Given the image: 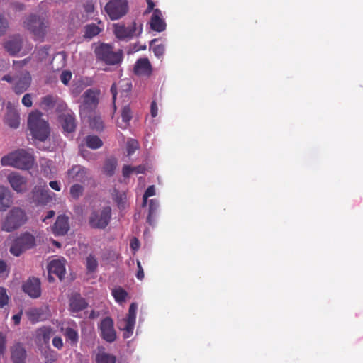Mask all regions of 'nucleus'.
<instances>
[{
	"instance_id": "obj_1",
	"label": "nucleus",
	"mask_w": 363,
	"mask_h": 363,
	"mask_svg": "<svg viewBox=\"0 0 363 363\" xmlns=\"http://www.w3.org/2000/svg\"><path fill=\"white\" fill-rule=\"evenodd\" d=\"M2 166H9L16 169L28 170L35 164V158L32 153L20 149L4 155L1 159Z\"/></svg>"
},
{
	"instance_id": "obj_2",
	"label": "nucleus",
	"mask_w": 363,
	"mask_h": 363,
	"mask_svg": "<svg viewBox=\"0 0 363 363\" xmlns=\"http://www.w3.org/2000/svg\"><path fill=\"white\" fill-rule=\"evenodd\" d=\"M28 126L33 138L40 141H45L50 135L49 125L42 118V113L33 111L28 116Z\"/></svg>"
},
{
	"instance_id": "obj_3",
	"label": "nucleus",
	"mask_w": 363,
	"mask_h": 363,
	"mask_svg": "<svg viewBox=\"0 0 363 363\" xmlns=\"http://www.w3.org/2000/svg\"><path fill=\"white\" fill-rule=\"evenodd\" d=\"M23 23L35 40H43L49 26L48 21L44 16L30 14L26 17Z\"/></svg>"
},
{
	"instance_id": "obj_4",
	"label": "nucleus",
	"mask_w": 363,
	"mask_h": 363,
	"mask_svg": "<svg viewBox=\"0 0 363 363\" xmlns=\"http://www.w3.org/2000/svg\"><path fill=\"white\" fill-rule=\"evenodd\" d=\"M97 60L104 62L108 65H116L121 63L123 58V51L113 50V47L107 43H101L94 49Z\"/></svg>"
},
{
	"instance_id": "obj_5",
	"label": "nucleus",
	"mask_w": 363,
	"mask_h": 363,
	"mask_svg": "<svg viewBox=\"0 0 363 363\" xmlns=\"http://www.w3.org/2000/svg\"><path fill=\"white\" fill-rule=\"evenodd\" d=\"M27 221L26 212L19 207L12 208L1 222V229L6 232H13Z\"/></svg>"
},
{
	"instance_id": "obj_6",
	"label": "nucleus",
	"mask_w": 363,
	"mask_h": 363,
	"mask_svg": "<svg viewBox=\"0 0 363 363\" xmlns=\"http://www.w3.org/2000/svg\"><path fill=\"white\" fill-rule=\"evenodd\" d=\"M35 246V237L30 233L26 232L21 234L13 240L9 251L14 256L18 257L25 251L32 249Z\"/></svg>"
},
{
	"instance_id": "obj_7",
	"label": "nucleus",
	"mask_w": 363,
	"mask_h": 363,
	"mask_svg": "<svg viewBox=\"0 0 363 363\" xmlns=\"http://www.w3.org/2000/svg\"><path fill=\"white\" fill-rule=\"evenodd\" d=\"M128 11V0H109L104 6V11L111 21L122 18Z\"/></svg>"
},
{
	"instance_id": "obj_8",
	"label": "nucleus",
	"mask_w": 363,
	"mask_h": 363,
	"mask_svg": "<svg viewBox=\"0 0 363 363\" xmlns=\"http://www.w3.org/2000/svg\"><path fill=\"white\" fill-rule=\"evenodd\" d=\"M113 27L114 35L121 40H130L133 37L139 35L143 30L142 25L138 27L135 21H133L128 26L123 23H116Z\"/></svg>"
},
{
	"instance_id": "obj_9",
	"label": "nucleus",
	"mask_w": 363,
	"mask_h": 363,
	"mask_svg": "<svg viewBox=\"0 0 363 363\" xmlns=\"http://www.w3.org/2000/svg\"><path fill=\"white\" fill-rule=\"evenodd\" d=\"M57 111H65V113L59 116V121L64 132L67 133L74 132L77 127V121L74 113L72 111L68 109L67 104L65 103H62L59 105Z\"/></svg>"
},
{
	"instance_id": "obj_10",
	"label": "nucleus",
	"mask_w": 363,
	"mask_h": 363,
	"mask_svg": "<svg viewBox=\"0 0 363 363\" xmlns=\"http://www.w3.org/2000/svg\"><path fill=\"white\" fill-rule=\"evenodd\" d=\"M111 217V208L105 206L101 211L91 213L89 223L91 228L104 229L109 223Z\"/></svg>"
},
{
	"instance_id": "obj_11",
	"label": "nucleus",
	"mask_w": 363,
	"mask_h": 363,
	"mask_svg": "<svg viewBox=\"0 0 363 363\" xmlns=\"http://www.w3.org/2000/svg\"><path fill=\"white\" fill-rule=\"evenodd\" d=\"M98 95L99 92L91 89H89L84 92L82 95L83 103L80 106V114L91 111L97 106L99 103Z\"/></svg>"
},
{
	"instance_id": "obj_12",
	"label": "nucleus",
	"mask_w": 363,
	"mask_h": 363,
	"mask_svg": "<svg viewBox=\"0 0 363 363\" xmlns=\"http://www.w3.org/2000/svg\"><path fill=\"white\" fill-rule=\"evenodd\" d=\"M101 337L108 342H113L116 339V333L111 318L106 317L100 323Z\"/></svg>"
},
{
	"instance_id": "obj_13",
	"label": "nucleus",
	"mask_w": 363,
	"mask_h": 363,
	"mask_svg": "<svg viewBox=\"0 0 363 363\" xmlns=\"http://www.w3.org/2000/svg\"><path fill=\"white\" fill-rule=\"evenodd\" d=\"M89 176L88 169L79 164L73 165L67 172V179L70 182H78L84 183L89 179Z\"/></svg>"
},
{
	"instance_id": "obj_14",
	"label": "nucleus",
	"mask_w": 363,
	"mask_h": 363,
	"mask_svg": "<svg viewBox=\"0 0 363 363\" xmlns=\"http://www.w3.org/2000/svg\"><path fill=\"white\" fill-rule=\"evenodd\" d=\"M23 291L32 298L41 295V283L38 278L29 277L22 286Z\"/></svg>"
},
{
	"instance_id": "obj_15",
	"label": "nucleus",
	"mask_w": 363,
	"mask_h": 363,
	"mask_svg": "<svg viewBox=\"0 0 363 363\" xmlns=\"http://www.w3.org/2000/svg\"><path fill=\"white\" fill-rule=\"evenodd\" d=\"M137 309L138 305L135 303H132L129 307L127 317L124 319L125 325L122 328V330H124V338H128L133 334L135 323Z\"/></svg>"
},
{
	"instance_id": "obj_16",
	"label": "nucleus",
	"mask_w": 363,
	"mask_h": 363,
	"mask_svg": "<svg viewBox=\"0 0 363 363\" xmlns=\"http://www.w3.org/2000/svg\"><path fill=\"white\" fill-rule=\"evenodd\" d=\"M31 76L28 72L21 74L20 76L14 79L13 90L17 94H21L25 92L30 86Z\"/></svg>"
},
{
	"instance_id": "obj_17",
	"label": "nucleus",
	"mask_w": 363,
	"mask_h": 363,
	"mask_svg": "<svg viewBox=\"0 0 363 363\" xmlns=\"http://www.w3.org/2000/svg\"><path fill=\"white\" fill-rule=\"evenodd\" d=\"M7 180L12 189L17 192H23L26 189V179L18 172H11L7 176Z\"/></svg>"
},
{
	"instance_id": "obj_18",
	"label": "nucleus",
	"mask_w": 363,
	"mask_h": 363,
	"mask_svg": "<svg viewBox=\"0 0 363 363\" xmlns=\"http://www.w3.org/2000/svg\"><path fill=\"white\" fill-rule=\"evenodd\" d=\"M52 230L57 236L66 235L69 230V217L64 214L58 216Z\"/></svg>"
},
{
	"instance_id": "obj_19",
	"label": "nucleus",
	"mask_w": 363,
	"mask_h": 363,
	"mask_svg": "<svg viewBox=\"0 0 363 363\" xmlns=\"http://www.w3.org/2000/svg\"><path fill=\"white\" fill-rule=\"evenodd\" d=\"M23 43V38L17 35L6 40L4 43V48L10 55L15 56L21 51Z\"/></svg>"
},
{
	"instance_id": "obj_20",
	"label": "nucleus",
	"mask_w": 363,
	"mask_h": 363,
	"mask_svg": "<svg viewBox=\"0 0 363 363\" xmlns=\"http://www.w3.org/2000/svg\"><path fill=\"white\" fill-rule=\"evenodd\" d=\"M134 73L138 76L149 77L152 74V67L147 57L138 59L133 69Z\"/></svg>"
},
{
	"instance_id": "obj_21",
	"label": "nucleus",
	"mask_w": 363,
	"mask_h": 363,
	"mask_svg": "<svg viewBox=\"0 0 363 363\" xmlns=\"http://www.w3.org/2000/svg\"><path fill=\"white\" fill-rule=\"evenodd\" d=\"M48 270L50 281L53 280L51 274H55L60 280H62L65 273V264L61 260L54 259L49 263L48 266Z\"/></svg>"
},
{
	"instance_id": "obj_22",
	"label": "nucleus",
	"mask_w": 363,
	"mask_h": 363,
	"mask_svg": "<svg viewBox=\"0 0 363 363\" xmlns=\"http://www.w3.org/2000/svg\"><path fill=\"white\" fill-rule=\"evenodd\" d=\"M49 192L47 187L35 186L32 191L33 199L38 204L45 205L51 200Z\"/></svg>"
},
{
	"instance_id": "obj_23",
	"label": "nucleus",
	"mask_w": 363,
	"mask_h": 363,
	"mask_svg": "<svg viewBox=\"0 0 363 363\" xmlns=\"http://www.w3.org/2000/svg\"><path fill=\"white\" fill-rule=\"evenodd\" d=\"M26 314L32 323L43 321L48 317L45 309L43 308H33L26 311Z\"/></svg>"
},
{
	"instance_id": "obj_24",
	"label": "nucleus",
	"mask_w": 363,
	"mask_h": 363,
	"mask_svg": "<svg viewBox=\"0 0 363 363\" xmlns=\"http://www.w3.org/2000/svg\"><path fill=\"white\" fill-rule=\"evenodd\" d=\"M12 203V194L9 189L3 186H0V211H5Z\"/></svg>"
},
{
	"instance_id": "obj_25",
	"label": "nucleus",
	"mask_w": 363,
	"mask_h": 363,
	"mask_svg": "<svg viewBox=\"0 0 363 363\" xmlns=\"http://www.w3.org/2000/svg\"><path fill=\"white\" fill-rule=\"evenodd\" d=\"M150 27L153 30L162 32L164 30L166 24L161 18V12L158 9L154 10L150 20Z\"/></svg>"
},
{
	"instance_id": "obj_26",
	"label": "nucleus",
	"mask_w": 363,
	"mask_h": 363,
	"mask_svg": "<svg viewBox=\"0 0 363 363\" xmlns=\"http://www.w3.org/2000/svg\"><path fill=\"white\" fill-rule=\"evenodd\" d=\"M88 306L86 300L79 294H75L70 298L69 307L72 312H79L85 309Z\"/></svg>"
},
{
	"instance_id": "obj_27",
	"label": "nucleus",
	"mask_w": 363,
	"mask_h": 363,
	"mask_svg": "<svg viewBox=\"0 0 363 363\" xmlns=\"http://www.w3.org/2000/svg\"><path fill=\"white\" fill-rule=\"evenodd\" d=\"M26 352L20 345H16L11 350V359L13 363H26Z\"/></svg>"
},
{
	"instance_id": "obj_28",
	"label": "nucleus",
	"mask_w": 363,
	"mask_h": 363,
	"mask_svg": "<svg viewBox=\"0 0 363 363\" xmlns=\"http://www.w3.org/2000/svg\"><path fill=\"white\" fill-rule=\"evenodd\" d=\"M54 330L51 327L43 326L36 331V338L44 344H48Z\"/></svg>"
},
{
	"instance_id": "obj_29",
	"label": "nucleus",
	"mask_w": 363,
	"mask_h": 363,
	"mask_svg": "<svg viewBox=\"0 0 363 363\" xmlns=\"http://www.w3.org/2000/svg\"><path fill=\"white\" fill-rule=\"evenodd\" d=\"M99 24H101L103 26L101 21H99ZM103 29V26L100 27L95 23L87 24L84 26V38L86 39H91L99 35Z\"/></svg>"
},
{
	"instance_id": "obj_30",
	"label": "nucleus",
	"mask_w": 363,
	"mask_h": 363,
	"mask_svg": "<svg viewBox=\"0 0 363 363\" xmlns=\"http://www.w3.org/2000/svg\"><path fill=\"white\" fill-rule=\"evenodd\" d=\"M5 121L11 128H17L20 124V116L18 111L14 108L9 110Z\"/></svg>"
},
{
	"instance_id": "obj_31",
	"label": "nucleus",
	"mask_w": 363,
	"mask_h": 363,
	"mask_svg": "<svg viewBox=\"0 0 363 363\" xmlns=\"http://www.w3.org/2000/svg\"><path fill=\"white\" fill-rule=\"evenodd\" d=\"M117 167V160L114 157L108 158L106 160L104 167H103V172L104 173L108 176L111 177L114 174L115 171Z\"/></svg>"
},
{
	"instance_id": "obj_32",
	"label": "nucleus",
	"mask_w": 363,
	"mask_h": 363,
	"mask_svg": "<svg viewBox=\"0 0 363 363\" xmlns=\"http://www.w3.org/2000/svg\"><path fill=\"white\" fill-rule=\"evenodd\" d=\"M64 335L67 342H69L72 346H76L79 341V334L77 330L67 328L65 329Z\"/></svg>"
},
{
	"instance_id": "obj_33",
	"label": "nucleus",
	"mask_w": 363,
	"mask_h": 363,
	"mask_svg": "<svg viewBox=\"0 0 363 363\" xmlns=\"http://www.w3.org/2000/svg\"><path fill=\"white\" fill-rule=\"evenodd\" d=\"M86 143L88 147L96 150L102 147V140L96 135H88L86 138Z\"/></svg>"
},
{
	"instance_id": "obj_34",
	"label": "nucleus",
	"mask_w": 363,
	"mask_h": 363,
	"mask_svg": "<svg viewBox=\"0 0 363 363\" xmlns=\"http://www.w3.org/2000/svg\"><path fill=\"white\" fill-rule=\"evenodd\" d=\"M96 363H116V358L114 355L106 353L99 352L96 356Z\"/></svg>"
},
{
	"instance_id": "obj_35",
	"label": "nucleus",
	"mask_w": 363,
	"mask_h": 363,
	"mask_svg": "<svg viewBox=\"0 0 363 363\" xmlns=\"http://www.w3.org/2000/svg\"><path fill=\"white\" fill-rule=\"evenodd\" d=\"M112 295L116 302L121 303L125 301L128 294L125 289L121 287H118L112 291Z\"/></svg>"
},
{
	"instance_id": "obj_36",
	"label": "nucleus",
	"mask_w": 363,
	"mask_h": 363,
	"mask_svg": "<svg viewBox=\"0 0 363 363\" xmlns=\"http://www.w3.org/2000/svg\"><path fill=\"white\" fill-rule=\"evenodd\" d=\"M91 128L96 131H101L104 129V121L100 116H94L89 119Z\"/></svg>"
},
{
	"instance_id": "obj_37",
	"label": "nucleus",
	"mask_w": 363,
	"mask_h": 363,
	"mask_svg": "<svg viewBox=\"0 0 363 363\" xmlns=\"http://www.w3.org/2000/svg\"><path fill=\"white\" fill-rule=\"evenodd\" d=\"M86 267L88 272L92 273L96 272L98 267V261L94 255H89L86 257Z\"/></svg>"
},
{
	"instance_id": "obj_38",
	"label": "nucleus",
	"mask_w": 363,
	"mask_h": 363,
	"mask_svg": "<svg viewBox=\"0 0 363 363\" xmlns=\"http://www.w3.org/2000/svg\"><path fill=\"white\" fill-rule=\"evenodd\" d=\"M83 192L84 187L81 184H75L70 187L69 193L73 199H79L83 194Z\"/></svg>"
},
{
	"instance_id": "obj_39",
	"label": "nucleus",
	"mask_w": 363,
	"mask_h": 363,
	"mask_svg": "<svg viewBox=\"0 0 363 363\" xmlns=\"http://www.w3.org/2000/svg\"><path fill=\"white\" fill-rule=\"evenodd\" d=\"M43 357L45 363H53L57 359V354L52 350H48L44 352Z\"/></svg>"
},
{
	"instance_id": "obj_40",
	"label": "nucleus",
	"mask_w": 363,
	"mask_h": 363,
	"mask_svg": "<svg viewBox=\"0 0 363 363\" xmlns=\"http://www.w3.org/2000/svg\"><path fill=\"white\" fill-rule=\"evenodd\" d=\"M139 148V144L135 140H128L127 143V154L128 156L133 155Z\"/></svg>"
},
{
	"instance_id": "obj_41",
	"label": "nucleus",
	"mask_w": 363,
	"mask_h": 363,
	"mask_svg": "<svg viewBox=\"0 0 363 363\" xmlns=\"http://www.w3.org/2000/svg\"><path fill=\"white\" fill-rule=\"evenodd\" d=\"M121 118L125 123H128L132 119V111L128 106H125L123 108Z\"/></svg>"
},
{
	"instance_id": "obj_42",
	"label": "nucleus",
	"mask_w": 363,
	"mask_h": 363,
	"mask_svg": "<svg viewBox=\"0 0 363 363\" xmlns=\"http://www.w3.org/2000/svg\"><path fill=\"white\" fill-rule=\"evenodd\" d=\"M9 26L8 20L3 15L0 14V37L6 34Z\"/></svg>"
},
{
	"instance_id": "obj_43",
	"label": "nucleus",
	"mask_w": 363,
	"mask_h": 363,
	"mask_svg": "<svg viewBox=\"0 0 363 363\" xmlns=\"http://www.w3.org/2000/svg\"><path fill=\"white\" fill-rule=\"evenodd\" d=\"M155 194V186L153 185L148 186L143 194V206H145L147 202V199L150 196H154Z\"/></svg>"
},
{
	"instance_id": "obj_44",
	"label": "nucleus",
	"mask_w": 363,
	"mask_h": 363,
	"mask_svg": "<svg viewBox=\"0 0 363 363\" xmlns=\"http://www.w3.org/2000/svg\"><path fill=\"white\" fill-rule=\"evenodd\" d=\"M9 296L6 290L4 287H0V308L8 303Z\"/></svg>"
},
{
	"instance_id": "obj_45",
	"label": "nucleus",
	"mask_w": 363,
	"mask_h": 363,
	"mask_svg": "<svg viewBox=\"0 0 363 363\" xmlns=\"http://www.w3.org/2000/svg\"><path fill=\"white\" fill-rule=\"evenodd\" d=\"M152 51L157 57L160 58L163 56L165 48L162 44L156 45L152 47Z\"/></svg>"
},
{
	"instance_id": "obj_46",
	"label": "nucleus",
	"mask_w": 363,
	"mask_h": 363,
	"mask_svg": "<svg viewBox=\"0 0 363 363\" xmlns=\"http://www.w3.org/2000/svg\"><path fill=\"white\" fill-rule=\"evenodd\" d=\"M72 79V73L69 71H63L60 74V80L64 84H67Z\"/></svg>"
},
{
	"instance_id": "obj_47",
	"label": "nucleus",
	"mask_w": 363,
	"mask_h": 363,
	"mask_svg": "<svg viewBox=\"0 0 363 363\" xmlns=\"http://www.w3.org/2000/svg\"><path fill=\"white\" fill-rule=\"evenodd\" d=\"M22 104L26 107H30L33 105L32 96L30 94H26L22 98Z\"/></svg>"
},
{
	"instance_id": "obj_48",
	"label": "nucleus",
	"mask_w": 363,
	"mask_h": 363,
	"mask_svg": "<svg viewBox=\"0 0 363 363\" xmlns=\"http://www.w3.org/2000/svg\"><path fill=\"white\" fill-rule=\"evenodd\" d=\"M42 103L46 107H51L54 104V98L50 95L45 96L43 98Z\"/></svg>"
},
{
	"instance_id": "obj_49",
	"label": "nucleus",
	"mask_w": 363,
	"mask_h": 363,
	"mask_svg": "<svg viewBox=\"0 0 363 363\" xmlns=\"http://www.w3.org/2000/svg\"><path fill=\"white\" fill-rule=\"evenodd\" d=\"M158 203L155 199H150L149 201V213H156V211L158 208Z\"/></svg>"
},
{
	"instance_id": "obj_50",
	"label": "nucleus",
	"mask_w": 363,
	"mask_h": 363,
	"mask_svg": "<svg viewBox=\"0 0 363 363\" xmlns=\"http://www.w3.org/2000/svg\"><path fill=\"white\" fill-rule=\"evenodd\" d=\"M9 270L7 269V264L5 261L0 260V277H4V274L7 277Z\"/></svg>"
},
{
	"instance_id": "obj_51",
	"label": "nucleus",
	"mask_w": 363,
	"mask_h": 363,
	"mask_svg": "<svg viewBox=\"0 0 363 363\" xmlns=\"http://www.w3.org/2000/svg\"><path fill=\"white\" fill-rule=\"evenodd\" d=\"M6 337L0 333V354H3L6 351Z\"/></svg>"
},
{
	"instance_id": "obj_52",
	"label": "nucleus",
	"mask_w": 363,
	"mask_h": 363,
	"mask_svg": "<svg viewBox=\"0 0 363 363\" xmlns=\"http://www.w3.org/2000/svg\"><path fill=\"white\" fill-rule=\"evenodd\" d=\"M52 345L55 347L60 350L63 347L62 339L60 337H55L52 339Z\"/></svg>"
},
{
	"instance_id": "obj_53",
	"label": "nucleus",
	"mask_w": 363,
	"mask_h": 363,
	"mask_svg": "<svg viewBox=\"0 0 363 363\" xmlns=\"http://www.w3.org/2000/svg\"><path fill=\"white\" fill-rule=\"evenodd\" d=\"M133 172V167L130 165H124L122 169V174L124 177H128Z\"/></svg>"
},
{
	"instance_id": "obj_54",
	"label": "nucleus",
	"mask_w": 363,
	"mask_h": 363,
	"mask_svg": "<svg viewBox=\"0 0 363 363\" xmlns=\"http://www.w3.org/2000/svg\"><path fill=\"white\" fill-rule=\"evenodd\" d=\"M138 272L136 277L139 280H142L144 278V272L140 261H137Z\"/></svg>"
},
{
	"instance_id": "obj_55",
	"label": "nucleus",
	"mask_w": 363,
	"mask_h": 363,
	"mask_svg": "<svg viewBox=\"0 0 363 363\" xmlns=\"http://www.w3.org/2000/svg\"><path fill=\"white\" fill-rule=\"evenodd\" d=\"M157 112H158V107H157V103L155 101H152L151 105H150L151 116L153 118L156 117L157 116Z\"/></svg>"
},
{
	"instance_id": "obj_56",
	"label": "nucleus",
	"mask_w": 363,
	"mask_h": 363,
	"mask_svg": "<svg viewBox=\"0 0 363 363\" xmlns=\"http://www.w3.org/2000/svg\"><path fill=\"white\" fill-rule=\"evenodd\" d=\"M130 245L133 250H137L140 247V242L136 238H134L130 240Z\"/></svg>"
},
{
	"instance_id": "obj_57",
	"label": "nucleus",
	"mask_w": 363,
	"mask_h": 363,
	"mask_svg": "<svg viewBox=\"0 0 363 363\" xmlns=\"http://www.w3.org/2000/svg\"><path fill=\"white\" fill-rule=\"evenodd\" d=\"M133 172L136 174L145 173L146 168L144 165H138L137 167H133Z\"/></svg>"
},
{
	"instance_id": "obj_58",
	"label": "nucleus",
	"mask_w": 363,
	"mask_h": 363,
	"mask_svg": "<svg viewBox=\"0 0 363 363\" xmlns=\"http://www.w3.org/2000/svg\"><path fill=\"white\" fill-rule=\"evenodd\" d=\"M84 11L87 13H91L94 11V6L92 3H87L84 5Z\"/></svg>"
},
{
	"instance_id": "obj_59",
	"label": "nucleus",
	"mask_w": 363,
	"mask_h": 363,
	"mask_svg": "<svg viewBox=\"0 0 363 363\" xmlns=\"http://www.w3.org/2000/svg\"><path fill=\"white\" fill-rule=\"evenodd\" d=\"M49 186L54 190L60 191L61 189L60 184L57 181H52L49 183Z\"/></svg>"
},
{
	"instance_id": "obj_60",
	"label": "nucleus",
	"mask_w": 363,
	"mask_h": 363,
	"mask_svg": "<svg viewBox=\"0 0 363 363\" xmlns=\"http://www.w3.org/2000/svg\"><path fill=\"white\" fill-rule=\"evenodd\" d=\"M55 212L52 210H50L47 212V215L42 219V221L46 223L48 219L54 217Z\"/></svg>"
},
{
	"instance_id": "obj_61",
	"label": "nucleus",
	"mask_w": 363,
	"mask_h": 363,
	"mask_svg": "<svg viewBox=\"0 0 363 363\" xmlns=\"http://www.w3.org/2000/svg\"><path fill=\"white\" fill-rule=\"evenodd\" d=\"M21 315H22V312L21 311L20 313H18L13 316L12 319L16 325H19V323L21 322Z\"/></svg>"
},
{
	"instance_id": "obj_62",
	"label": "nucleus",
	"mask_w": 363,
	"mask_h": 363,
	"mask_svg": "<svg viewBox=\"0 0 363 363\" xmlns=\"http://www.w3.org/2000/svg\"><path fill=\"white\" fill-rule=\"evenodd\" d=\"M13 7L16 11H20L24 9V4L19 2H15L13 4Z\"/></svg>"
},
{
	"instance_id": "obj_63",
	"label": "nucleus",
	"mask_w": 363,
	"mask_h": 363,
	"mask_svg": "<svg viewBox=\"0 0 363 363\" xmlns=\"http://www.w3.org/2000/svg\"><path fill=\"white\" fill-rule=\"evenodd\" d=\"M155 216V213H148V216L147 217V222L150 225H153L155 223V219L154 217Z\"/></svg>"
},
{
	"instance_id": "obj_64",
	"label": "nucleus",
	"mask_w": 363,
	"mask_h": 363,
	"mask_svg": "<svg viewBox=\"0 0 363 363\" xmlns=\"http://www.w3.org/2000/svg\"><path fill=\"white\" fill-rule=\"evenodd\" d=\"M111 92L113 95V104H115V101L116 99V95H117V88L115 84H113L111 87Z\"/></svg>"
}]
</instances>
